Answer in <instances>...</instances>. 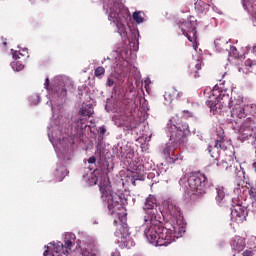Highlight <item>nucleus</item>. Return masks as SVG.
Here are the masks:
<instances>
[{
	"mask_svg": "<svg viewBox=\"0 0 256 256\" xmlns=\"http://www.w3.org/2000/svg\"><path fill=\"white\" fill-rule=\"evenodd\" d=\"M157 207H159L157 204V197L150 194L145 199L142 207L145 213L144 220L146 222L151 221L150 225L146 227L144 235L151 245H155V247H167V245H171V243H173L177 237L175 235V226L167 228L161 225V222L157 217V215H159Z\"/></svg>",
	"mask_w": 256,
	"mask_h": 256,
	"instance_id": "nucleus-1",
	"label": "nucleus"
},
{
	"mask_svg": "<svg viewBox=\"0 0 256 256\" xmlns=\"http://www.w3.org/2000/svg\"><path fill=\"white\" fill-rule=\"evenodd\" d=\"M166 129L170 137V145L166 144L165 148L163 149V154L169 156L171 155L172 151L179 149L181 145L187 143L189 124H187V122H184L183 120L176 122V124H173V122L170 120L167 123Z\"/></svg>",
	"mask_w": 256,
	"mask_h": 256,
	"instance_id": "nucleus-2",
	"label": "nucleus"
},
{
	"mask_svg": "<svg viewBox=\"0 0 256 256\" xmlns=\"http://www.w3.org/2000/svg\"><path fill=\"white\" fill-rule=\"evenodd\" d=\"M185 201H197L207 193V176L201 172H193L187 179L185 185Z\"/></svg>",
	"mask_w": 256,
	"mask_h": 256,
	"instance_id": "nucleus-3",
	"label": "nucleus"
},
{
	"mask_svg": "<svg viewBox=\"0 0 256 256\" xmlns=\"http://www.w3.org/2000/svg\"><path fill=\"white\" fill-rule=\"evenodd\" d=\"M99 189L101 193V198L106 203L108 211L110 215H115L117 213V209L121 206V196H119L117 193H113V190L111 189V185H109L107 182L100 183Z\"/></svg>",
	"mask_w": 256,
	"mask_h": 256,
	"instance_id": "nucleus-4",
	"label": "nucleus"
},
{
	"mask_svg": "<svg viewBox=\"0 0 256 256\" xmlns=\"http://www.w3.org/2000/svg\"><path fill=\"white\" fill-rule=\"evenodd\" d=\"M238 139L245 143H255L256 141V126L253 117H248L240 127Z\"/></svg>",
	"mask_w": 256,
	"mask_h": 256,
	"instance_id": "nucleus-5",
	"label": "nucleus"
},
{
	"mask_svg": "<svg viewBox=\"0 0 256 256\" xmlns=\"http://www.w3.org/2000/svg\"><path fill=\"white\" fill-rule=\"evenodd\" d=\"M183 35L187 37L190 43H195L197 41V20L194 16H189L188 22H182L179 25Z\"/></svg>",
	"mask_w": 256,
	"mask_h": 256,
	"instance_id": "nucleus-6",
	"label": "nucleus"
},
{
	"mask_svg": "<svg viewBox=\"0 0 256 256\" xmlns=\"http://www.w3.org/2000/svg\"><path fill=\"white\" fill-rule=\"evenodd\" d=\"M218 97L219 103L222 107H227L228 109H235L243 105V96H239L237 94L229 96V94L221 93Z\"/></svg>",
	"mask_w": 256,
	"mask_h": 256,
	"instance_id": "nucleus-7",
	"label": "nucleus"
},
{
	"mask_svg": "<svg viewBox=\"0 0 256 256\" xmlns=\"http://www.w3.org/2000/svg\"><path fill=\"white\" fill-rule=\"evenodd\" d=\"M246 208L241 204L232 205L231 207V220L238 225L247 219L245 214Z\"/></svg>",
	"mask_w": 256,
	"mask_h": 256,
	"instance_id": "nucleus-8",
	"label": "nucleus"
},
{
	"mask_svg": "<svg viewBox=\"0 0 256 256\" xmlns=\"http://www.w3.org/2000/svg\"><path fill=\"white\" fill-rule=\"evenodd\" d=\"M115 236L118 238V243H122L124 247L129 246V227H127V224H120Z\"/></svg>",
	"mask_w": 256,
	"mask_h": 256,
	"instance_id": "nucleus-9",
	"label": "nucleus"
},
{
	"mask_svg": "<svg viewBox=\"0 0 256 256\" xmlns=\"http://www.w3.org/2000/svg\"><path fill=\"white\" fill-rule=\"evenodd\" d=\"M109 21L115 23L118 33L121 35L125 33V25L123 24V19L121 18V14H119V9H110V13L108 16Z\"/></svg>",
	"mask_w": 256,
	"mask_h": 256,
	"instance_id": "nucleus-10",
	"label": "nucleus"
},
{
	"mask_svg": "<svg viewBox=\"0 0 256 256\" xmlns=\"http://www.w3.org/2000/svg\"><path fill=\"white\" fill-rule=\"evenodd\" d=\"M164 99L168 105H172L175 101H184L183 92L178 91L175 88H171L164 94Z\"/></svg>",
	"mask_w": 256,
	"mask_h": 256,
	"instance_id": "nucleus-11",
	"label": "nucleus"
},
{
	"mask_svg": "<svg viewBox=\"0 0 256 256\" xmlns=\"http://www.w3.org/2000/svg\"><path fill=\"white\" fill-rule=\"evenodd\" d=\"M202 60H196L188 65V75L194 79L201 77Z\"/></svg>",
	"mask_w": 256,
	"mask_h": 256,
	"instance_id": "nucleus-12",
	"label": "nucleus"
},
{
	"mask_svg": "<svg viewBox=\"0 0 256 256\" xmlns=\"http://www.w3.org/2000/svg\"><path fill=\"white\" fill-rule=\"evenodd\" d=\"M231 198L225 196V190L223 188H217L216 203L219 207H229Z\"/></svg>",
	"mask_w": 256,
	"mask_h": 256,
	"instance_id": "nucleus-13",
	"label": "nucleus"
},
{
	"mask_svg": "<svg viewBox=\"0 0 256 256\" xmlns=\"http://www.w3.org/2000/svg\"><path fill=\"white\" fill-rule=\"evenodd\" d=\"M231 247L233 251L241 253L245 249V240L240 236H235L231 241Z\"/></svg>",
	"mask_w": 256,
	"mask_h": 256,
	"instance_id": "nucleus-14",
	"label": "nucleus"
},
{
	"mask_svg": "<svg viewBox=\"0 0 256 256\" xmlns=\"http://www.w3.org/2000/svg\"><path fill=\"white\" fill-rule=\"evenodd\" d=\"M231 117L233 119H245L247 112L245 106L241 105L231 110Z\"/></svg>",
	"mask_w": 256,
	"mask_h": 256,
	"instance_id": "nucleus-15",
	"label": "nucleus"
},
{
	"mask_svg": "<svg viewBox=\"0 0 256 256\" xmlns=\"http://www.w3.org/2000/svg\"><path fill=\"white\" fill-rule=\"evenodd\" d=\"M214 147L215 149H221L222 151L227 149V146L225 145V132L221 130L217 132V138Z\"/></svg>",
	"mask_w": 256,
	"mask_h": 256,
	"instance_id": "nucleus-16",
	"label": "nucleus"
},
{
	"mask_svg": "<svg viewBox=\"0 0 256 256\" xmlns=\"http://www.w3.org/2000/svg\"><path fill=\"white\" fill-rule=\"evenodd\" d=\"M73 245H75V235L69 234V236H66L63 244L64 250H65L64 255H69V253H71V249H73Z\"/></svg>",
	"mask_w": 256,
	"mask_h": 256,
	"instance_id": "nucleus-17",
	"label": "nucleus"
},
{
	"mask_svg": "<svg viewBox=\"0 0 256 256\" xmlns=\"http://www.w3.org/2000/svg\"><path fill=\"white\" fill-rule=\"evenodd\" d=\"M217 51H229V42L222 38H217L214 41Z\"/></svg>",
	"mask_w": 256,
	"mask_h": 256,
	"instance_id": "nucleus-18",
	"label": "nucleus"
},
{
	"mask_svg": "<svg viewBox=\"0 0 256 256\" xmlns=\"http://www.w3.org/2000/svg\"><path fill=\"white\" fill-rule=\"evenodd\" d=\"M245 65V69H247V71L249 73H254L256 72V60H252V59H247L244 62Z\"/></svg>",
	"mask_w": 256,
	"mask_h": 256,
	"instance_id": "nucleus-19",
	"label": "nucleus"
},
{
	"mask_svg": "<svg viewBox=\"0 0 256 256\" xmlns=\"http://www.w3.org/2000/svg\"><path fill=\"white\" fill-rule=\"evenodd\" d=\"M52 251L53 253H63V255H65V246L62 242L54 243Z\"/></svg>",
	"mask_w": 256,
	"mask_h": 256,
	"instance_id": "nucleus-20",
	"label": "nucleus"
},
{
	"mask_svg": "<svg viewBox=\"0 0 256 256\" xmlns=\"http://www.w3.org/2000/svg\"><path fill=\"white\" fill-rule=\"evenodd\" d=\"M226 51H228L230 57H233L234 59H239L240 54L239 50H237V47L229 45L228 50Z\"/></svg>",
	"mask_w": 256,
	"mask_h": 256,
	"instance_id": "nucleus-21",
	"label": "nucleus"
},
{
	"mask_svg": "<svg viewBox=\"0 0 256 256\" xmlns=\"http://www.w3.org/2000/svg\"><path fill=\"white\" fill-rule=\"evenodd\" d=\"M128 121L129 123L126 124V128L128 131H133V129H137L139 123L137 122V120H135V118L130 117Z\"/></svg>",
	"mask_w": 256,
	"mask_h": 256,
	"instance_id": "nucleus-22",
	"label": "nucleus"
},
{
	"mask_svg": "<svg viewBox=\"0 0 256 256\" xmlns=\"http://www.w3.org/2000/svg\"><path fill=\"white\" fill-rule=\"evenodd\" d=\"M246 108V116L251 115L252 117H255L256 115V105L251 104V105H245Z\"/></svg>",
	"mask_w": 256,
	"mask_h": 256,
	"instance_id": "nucleus-23",
	"label": "nucleus"
},
{
	"mask_svg": "<svg viewBox=\"0 0 256 256\" xmlns=\"http://www.w3.org/2000/svg\"><path fill=\"white\" fill-rule=\"evenodd\" d=\"M55 93L58 97H67V88L63 87V86H58L55 89Z\"/></svg>",
	"mask_w": 256,
	"mask_h": 256,
	"instance_id": "nucleus-24",
	"label": "nucleus"
},
{
	"mask_svg": "<svg viewBox=\"0 0 256 256\" xmlns=\"http://www.w3.org/2000/svg\"><path fill=\"white\" fill-rule=\"evenodd\" d=\"M13 59H21V57H29V52L27 50H22V51H15L13 54Z\"/></svg>",
	"mask_w": 256,
	"mask_h": 256,
	"instance_id": "nucleus-25",
	"label": "nucleus"
},
{
	"mask_svg": "<svg viewBox=\"0 0 256 256\" xmlns=\"http://www.w3.org/2000/svg\"><path fill=\"white\" fill-rule=\"evenodd\" d=\"M79 114L82 116V117H92L93 116V110H89L85 107H82L80 108L79 110Z\"/></svg>",
	"mask_w": 256,
	"mask_h": 256,
	"instance_id": "nucleus-26",
	"label": "nucleus"
},
{
	"mask_svg": "<svg viewBox=\"0 0 256 256\" xmlns=\"http://www.w3.org/2000/svg\"><path fill=\"white\" fill-rule=\"evenodd\" d=\"M81 255H83V256H96L95 252H93L92 249H89L87 247H83L81 249Z\"/></svg>",
	"mask_w": 256,
	"mask_h": 256,
	"instance_id": "nucleus-27",
	"label": "nucleus"
},
{
	"mask_svg": "<svg viewBox=\"0 0 256 256\" xmlns=\"http://www.w3.org/2000/svg\"><path fill=\"white\" fill-rule=\"evenodd\" d=\"M133 19L136 23H143V16H141V12H134Z\"/></svg>",
	"mask_w": 256,
	"mask_h": 256,
	"instance_id": "nucleus-28",
	"label": "nucleus"
},
{
	"mask_svg": "<svg viewBox=\"0 0 256 256\" xmlns=\"http://www.w3.org/2000/svg\"><path fill=\"white\" fill-rule=\"evenodd\" d=\"M95 77H101V75H105V69L102 66H99L94 71Z\"/></svg>",
	"mask_w": 256,
	"mask_h": 256,
	"instance_id": "nucleus-29",
	"label": "nucleus"
},
{
	"mask_svg": "<svg viewBox=\"0 0 256 256\" xmlns=\"http://www.w3.org/2000/svg\"><path fill=\"white\" fill-rule=\"evenodd\" d=\"M13 69H15L16 71H23V69H25V65H23L22 63H20L19 61H17L14 66Z\"/></svg>",
	"mask_w": 256,
	"mask_h": 256,
	"instance_id": "nucleus-30",
	"label": "nucleus"
},
{
	"mask_svg": "<svg viewBox=\"0 0 256 256\" xmlns=\"http://www.w3.org/2000/svg\"><path fill=\"white\" fill-rule=\"evenodd\" d=\"M83 118H80L78 120L75 121V124L77 125V127H80L81 130L85 129V127L87 126H83Z\"/></svg>",
	"mask_w": 256,
	"mask_h": 256,
	"instance_id": "nucleus-31",
	"label": "nucleus"
},
{
	"mask_svg": "<svg viewBox=\"0 0 256 256\" xmlns=\"http://www.w3.org/2000/svg\"><path fill=\"white\" fill-rule=\"evenodd\" d=\"M44 256H55L54 252L49 251V246L46 247V250L43 253Z\"/></svg>",
	"mask_w": 256,
	"mask_h": 256,
	"instance_id": "nucleus-32",
	"label": "nucleus"
},
{
	"mask_svg": "<svg viewBox=\"0 0 256 256\" xmlns=\"http://www.w3.org/2000/svg\"><path fill=\"white\" fill-rule=\"evenodd\" d=\"M106 85L108 87H113V85H115V80H113V78H108L107 82H106Z\"/></svg>",
	"mask_w": 256,
	"mask_h": 256,
	"instance_id": "nucleus-33",
	"label": "nucleus"
},
{
	"mask_svg": "<svg viewBox=\"0 0 256 256\" xmlns=\"http://www.w3.org/2000/svg\"><path fill=\"white\" fill-rule=\"evenodd\" d=\"M218 167H221V169H227L229 167V165L227 164V162L222 161V162L218 163Z\"/></svg>",
	"mask_w": 256,
	"mask_h": 256,
	"instance_id": "nucleus-34",
	"label": "nucleus"
},
{
	"mask_svg": "<svg viewBox=\"0 0 256 256\" xmlns=\"http://www.w3.org/2000/svg\"><path fill=\"white\" fill-rule=\"evenodd\" d=\"M99 133L100 135H105V133H107V129L105 128V126H101L99 128Z\"/></svg>",
	"mask_w": 256,
	"mask_h": 256,
	"instance_id": "nucleus-35",
	"label": "nucleus"
},
{
	"mask_svg": "<svg viewBox=\"0 0 256 256\" xmlns=\"http://www.w3.org/2000/svg\"><path fill=\"white\" fill-rule=\"evenodd\" d=\"M96 161H97V158H95V156H91L88 159V163H90V165H93L94 163H96Z\"/></svg>",
	"mask_w": 256,
	"mask_h": 256,
	"instance_id": "nucleus-36",
	"label": "nucleus"
},
{
	"mask_svg": "<svg viewBox=\"0 0 256 256\" xmlns=\"http://www.w3.org/2000/svg\"><path fill=\"white\" fill-rule=\"evenodd\" d=\"M254 254H253V252H251V251H249V250H245L244 252H243V256H253Z\"/></svg>",
	"mask_w": 256,
	"mask_h": 256,
	"instance_id": "nucleus-37",
	"label": "nucleus"
},
{
	"mask_svg": "<svg viewBox=\"0 0 256 256\" xmlns=\"http://www.w3.org/2000/svg\"><path fill=\"white\" fill-rule=\"evenodd\" d=\"M132 179H133V181H132V185H137L136 183H135V181H139V178H137V175H133L132 176Z\"/></svg>",
	"mask_w": 256,
	"mask_h": 256,
	"instance_id": "nucleus-38",
	"label": "nucleus"
},
{
	"mask_svg": "<svg viewBox=\"0 0 256 256\" xmlns=\"http://www.w3.org/2000/svg\"><path fill=\"white\" fill-rule=\"evenodd\" d=\"M44 87H45V89L49 90V78H46Z\"/></svg>",
	"mask_w": 256,
	"mask_h": 256,
	"instance_id": "nucleus-39",
	"label": "nucleus"
},
{
	"mask_svg": "<svg viewBox=\"0 0 256 256\" xmlns=\"http://www.w3.org/2000/svg\"><path fill=\"white\" fill-rule=\"evenodd\" d=\"M252 169L254 170V173L256 174V158L254 159L252 163Z\"/></svg>",
	"mask_w": 256,
	"mask_h": 256,
	"instance_id": "nucleus-40",
	"label": "nucleus"
},
{
	"mask_svg": "<svg viewBox=\"0 0 256 256\" xmlns=\"http://www.w3.org/2000/svg\"><path fill=\"white\" fill-rule=\"evenodd\" d=\"M183 113H184V115H186V117H191V112H189V111H184Z\"/></svg>",
	"mask_w": 256,
	"mask_h": 256,
	"instance_id": "nucleus-41",
	"label": "nucleus"
},
{
	"mask_svg": "<svg viewBox=\"0 0 256 256\" xmlns=\"http://www.w3.org/2000/svg\"><path fill=\"white\" fill-rule=\"evenodd\" d=\"M178 159H179V158H172V157H170L171 163H176V161H177Z\"/></svg>",
	"mask_w": 256,
	"mask_h": 256,
	"instance_id": "nucleus-42",
	"label": "nucleus"
},
{
	"mask_svg": "<svg viewBox=\"0 0 256 256\" xmlns=\"http://www.w3.org/2000/svg\"><path fill=\"white\" fill-rule=\"evenodd\" d=\"M59 173V169L55 170V175H57Z\"/></svg>",
	"mask_w": 256,
	"mask_h": 256,
	"instance_id": "nucleus-43",
	"label": "nucleus"
},
{
	"mask_svg": "<svg viewBox=\"0 0 256 256\" xmlns=\"http://www.w3.org/2000/svg\"><path fill=\"white\" fill-rule=\"evenodd\" d=\"M171 207H173V204H170V205L168 206V209H171Z\"/></svg>",
	"mask_w": 256,
	"mask_h": 256,
	"instance_id": "nucleus-44",
	"label": "nucleus"
},
{
	"mask_svg": "<svg viewBox=\"0 0 256 256\" xmlns=\"http://www.w3.org/2000/svg\"><path fill=\"white\" fill-rule=\"evenodd\" d=\"M94 185H97V178H96L95 181H94Z\"/></svg>",
	"mask_w": 256,
	"mask_h": 256,
	"instance_id": "nucleus-45",
	"label": "nucleus"
},
{
	"mask_svg": "<svg viewBox=\"0 0 256 256\" xmlns=\"http://www.w3.org/2000/svg\"><path fill=\"white\" fill-rule=\"evenodd\" d=\"M179 183H180V185H181V183H183V180H182V179H180V180H179Z\"/></svg>",
	"mask_w": 256,
	"mask_h": 256,
	"instance_id": "nucleus-46",
	"label": "nucleus"
},
{
	"mask_svg": "<svg viewBox=\"0 0 256 256\" xmlns=\"http://www.w3.org/2000/svg\"><path fill=\"white\" fill-rule=\"evenodd\" d=\"M114 225H117V220H114Z\"/></svg>",
	"mask_w": 256,
	"mask_h": 256,
	"instance_id": "nucleus-47",
	"label": "nucleus"
},
{
	"mask_svg": "<svg viewBox=\"0 0 256 256\" xmlns=\"http://www.w3.org/2000/svg\"><path fill=\"white\" fill-rule=\"evenodd\" d=\"M3 45H7V42H4Z\"/></svg>",
	"mask_w": 256,
	"mask_h": 256,
	"instance_id": "nucleus-48",
	"label": "nucleus"
},
{
	"mask_svg": "<svg viewBox=\"0 0 256 256\" xmlns=\"http://www.w3.org/2000/svg\"><path fill=\"white\" fill-rule=\"evenodd\" d=\"M254 49L256 50V47Z\"/></svg>",
	"mask_w": 256,
	"mask_h": 256,
	"instance_id": "nucleus-49",
	"label": "nucleus"
},
{
	"mask_svg": "<svg viewBox=\"0 0 256 256\" xmlns=\"http://www.w3.org/2000/svg\"><path fill=\"white\" fill-rule=\"evenodd\" d=\"M59 256H61V255H59Z\"/></svg>",
	"mask_w": 256,
	"mask_h": 256,
	"instance_id": "nucleus-50",
	"label": "nucleus"
}]
</instances>
